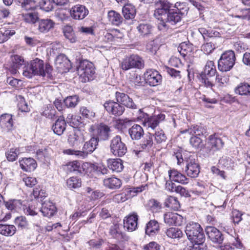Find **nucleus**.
Wrapping results in <instances>:
<instances>
[{
  "label": "nucleus",
  "mask_w": 250,
  "mask_h": 250,
  "mask_svg": "<svg viewBox=\"0 0 250 250\" xmlns=\"http://www.w3.org/2000/svg\"><path fill=\"white\" fill-rule=\"evenodd\" d=\"M214 49L215 45L211 42L204 43L201 46V50L206 54L211 53Z\"/></svg>",
  "instance_id": "61"
},
{
  "label": "nucleus",
  "mask_w": 250,
  "mask_h": 250,
  "mask_svg": "<svg viewBox=\"0 0 250 250\" xmlns=\"http://www.w3.org/2000/svg\"><path fill=\"white\" fill-rule=\"evenodd\" d=\"M143 59L137 55H131L124 58L120 64L121 68L125 71L132 68L141 69L144 67Z\"/></svg>",
  "instance_id": "5"
},
{
  "label": "nucleus",
  "mask_w": 250,
  "mask_h": 250,
  "mask_svg": "<svg viewBox=\"0 0 250 250\" xmlns=\"http://www.w3.org/2000/svg\"><path fill=\"white\" fill-rule=\"evenodd\" d=\"M157 143L160 144L166 140L167 137L163 130H160L155 132L154 135Z\"/></svg>",
  "instance_id": "63"
},
{
  "label": "nucleus",
  "mask_w": 250,
  "mask_h": 250,
  "mask_svg": "<svg viewBox=\"0 0 250 250\" xmlns=\"http://www.w3.org/2000/svg\"><path fill=\"white\" fill-rule=\"evenodd\" d=\"M146 208L153 213L160 212L162 208L161 203L154 199H150L147 202Z\"/></svg>",
  "instance_id": "44"
},
{
  "label": "nucleus",
  "mask_w": 250,
  "mask_h": 250,
  "mask_svg": "<svg viewBox=\"0 0 250 250\" xmlns=\"http://www.w3.org/2000/svg\"><path fill=\"white\" fill-rule=\"evenodd\" d=\"M152 135L151 133L146 134L141 141L140 147L143 150H148L153 146Z\"/></svg>",
  "instance_id": "45"
},
{
  "label": "nucleus",
  "mask_w": 250,
  "mask_h": 250,
  "mask_svg": "<svg viewBox=\"0 0 250 250\" xmlns=\"http://www.w3.org/2000/svg\"><path fill=\"white\" fill-rule=\"evenodd\" d=\"M198 188H196L195 190H193L192 192L198 195H202V196H211V194L212 192H216V194L218 195L221 196L222 194H224V193L222 191H220L218 188H217L211 185L209 186L208 189L209 190L210 192L208 193V186L205 187L203 185L198 183Z\"/></svg>",
  "instance_id": "18"
},
{
  "label": "nucleus",
  "mask_w": 250,
  "mask_h": 250,
  "mask_svg": "<svg viewBox=\"0 0 250 250\" xmlns=\"http://www.w3.org/2000/svg\"><path fill=\"white\" fill-rule=\"evenodd\" d=\"M144 120L143 125L148 128H151L152 129L157 126L161 121L164 120L165 115L163 114H159L157 116H149L147 114L144 115Z\"/></svg>",
  "instance_id": "19"
},
{
  "label": "nucleus",
  "mask_w": 250,
  "mask_h": 250,
  "mask_svg": "<svg viewBox=\"0 0 250 250\" xmlns=\"http://www.w3.org/2000/svg\"><path fill=\"white\" fill-rule=\"evenodd\" d=\"M52 129L54 133L61 135L66 129V122L63 117H60L53 125Z\"/></svg>",
  "instance_id": "33"
},
{
  "label": "nucleus",
  "mask_w": 250,
  "mask_h": 250,
  "mask_svg": "<svg viewBox=\"0 0 250 250\" xmlns=\"http://www.w3.org/2000/svg\"><path fill=\"white\" fill-rule=\"evenodd\" d=\"M216 70L214 65L213 62H208L205 67L203 72L200 75H205V77H212L214 76L216 73Z\"/></svg>",
  "instance_id": "47"
},
{
  "label": "nucleus",
  "mask_w": 250,
  "mask_h": 250,
  "mask_svg": "<svg viewBox=\"0 0 250 250\" xmlns=\"http://www.w3.org/2000/svg\"><path fill=\"white\" fill-rule=\"evenodd\" d=\"M172 9L184 16L187 14L188 8L185 3L177 2L174 4V8Z\"/></svg>",
  "instance_id": "56"
},
{
  "label": "nucleus",
  "mask_w": 250,
  "mask_h": 250,
  "mask_svg": "<svg viewBox=\"0 0 250 250\" xmlns=\"http://www.w3.org/2000/svg\"><path fill=\"white\" fill-rule=\"evenodd\" d=\"M69 12L71 18L78 20L83 19L89 13L88 9L84 5L80 4L71 7Z\"/></svg>",
  "instance_id": "16"
},
{
  "label": "nucleus",
  "mask_w": 250,
  "mask_h": 250,
  "mask_svg": "<svg viewBox=\"0 0 250 250\" xmlns=\"http://www.w3.org/2000/svg\"><path fill=\"white\" fill-rule=\"evenodd\" d=\"M224 145V143L222 139L215 134L208 137L207 147L210 151L214 152L222 149Z\"/></svg>",
  "instance_id": "17"
},
{
  "label": "nucleus",
  "mask_w": 250,
  "mask_h": 250,
  "mask_svg": "<svg viewBox=\"0 0 250 250\" xmlns=\"http://www.w3.org/2000/svg\"><path fill=\"white\" fill-rule=\"evenodd\" d=\"M166 233L168 237L172 239L180 238L183 235L182 231L177 228H170Z\"/></svg>",
  "instance_id": "49"
},
{
  "label": "nucleus",
  "mask_w": 250,
  "mask_h": 250,
  "mask_svg": "<svg viewBox=\"0 0 250 250\" xmlns=\"http://www.w3.org/2000/svg\"><path fill=\"white\" fill-rule=\"evenodd\" d=\"M160 230L159 223L155 220H151L146 224L145 231L149 236H153L157 233Z\"/></svg>",
  "instance_id": "37"
},
{
  "label": "nucleus",
  "mask_w": 250,
  "mask_h": 250,
  "mask_svg": "<svg viewBox=\"0 0 250 250\" xmlns=\"http://www.w3.org/2000/svg\"><path fill=\"white\" fill-rule=\"evenodd\" d=\"M165 206L172 209L177 210L180 208V205L177 198L173 196H168L165 202Z\"/></svg>",
  "instance_id": "46"
},
{
  "label": "nucleus",
  "mask_w": 250,
  "mask_h": 250,
  "mask_svg": "<svg viewBox=\"0 0 250 250\" xmlns=\"http://www.w3.org/2000/svg\"><path fill=\"white\" fill-rule=\"evenodd\" d=\"M90 129L93 131V135L98 138L99 141L107 140L110 137V128L105 124L100 123L93 125Z\"/></svg>",
  "instance_id": "8"
},
{
  "label": "nucleus",
  "mask_w": 250,
  "mask_h": 250,
  "mask_svg": "<svg viewBox=\"0 0 250 250\" xmlns=\"http://www.w3.org/2000/svg\"><path fill=\"white\" fill-rule=\"evenodd\" d=\"M14 30L7 29L5 28L0 29V43L6 41L11 36L15 34Z\"/></svg>",
  "instance_id": "52"
},
{
  "label": "nucleus",
  "mask_w": 250,
  "mask_h": 250,
  "mask_svg": "<svg viewBox=\"0 0 250 250\" xmlns=\"http://www.w3.org/2000/svg\"><path fill=\"white\" fill-rule=\"evenodd\" d=\"M18 107L19 109L22 112H28L29 111V108L24 98L21 96H19L18 97Z\"/></svg>",
  "instance_id": "59"
},
{
  "label": "nucleus",
  "mask_w": 250,
  "mask_h": 250,
  "mask_svg": "<svg viewBox=\"0 0 250 250\" xmlns=\"http://www.w3.org/2000/svg\"><path fill=\"white\" fill-rule=\"evenodd\" d=\"M104 241L101 239H92L87 242L90 248L93 249H100Z\"/></svg>",
  "instance_id": "62"
},
{
  "label": "nucleus",
  "mask_w": 250,
  "mask_h": 250,
  "mask_svg": "<svg viewBox=\"0 0 250 250\" xmlns=\"http://www.w3.org/2000/svg\"><path fill=\"white\" fill-rule=\"evenodd\" d=\"M234 52L228 50L223 53L218 61V69L222 72H227L232 69L235 62Z\"/></svg>",
  "instance_id": "4"
},
{
  "label": "nucleus",
  "mask_w": 250,
  "mask_h": 250,
  "mask_svg": "<svg viewBox=\"0 0 250 250\" xmlns=\"http://www.w3.org/2000/svg\"><path fill=\"white\" fill-rule=\"evenodd\" d=\"M110 149L111 153L118 157L124 156L127 152V147L119 135L115 136L110 141Z\"/></svg>",
  "instance_id": "7"
},
{
  "label": "nucleus",
  "mask_w": 250,
  "mask_h": 250,
  "mask_svg": "<svg viewBox=\"0 0 250 250\" xmlns=\"http://www.w3.org/2000/svg\"><path fill=\"white\" fill-rule=\"evenodd\" d=\"M108 167L112 171L120 172L124 168L123 161L120 159H110L107 160Z\"/></svg>",
  "instance_id": "35"
},
{
  "label": "nucleus",
  "mask_w": 250,
  "mask_h": 250,
  "mask_svg": "<svg viewBox=\"0 0 250 250\" xmlns=\"http://www.w3.org/2000/svg\"><path fill=\"white\" fill-rule=\"evenodd\" d=\"M129 80L132 85L135 86L143 85V81L141 76L136 73L131 74L129 77Z\"/></svg>",
  "instance_id": "54"
},
{
  "label": "nucleus",
  "mask_w": 250,
  "mask_h": 250,
  "mask_svg": "<svg viewBox=\"0 0 250 250\" xmlns=\"http://www.w3.org/2000/svg\"><path fill=\"white\" fill-rule=\"evenodd\" d=\"M37 3L39 4L41 9L46 12L51 11L53 8V3L50 0H41Z\"/></svg>",
  "instance_id": "57"
},
{
  "label": "nucleus",
  "mask_w": 250,
  "mask_h": 250,
  "mask_svg": "<svg viewBox=\"0 0 250 250\" xmlns=\"http://www.w3.org/2000/svg\"><path fill=\"white\" fill-rule=\"evenodd\" d=\"M183 217L172 212H168L164 214V222L168 226H180L182 224Z\"/></svg>",
  "instance_id": "21"
},
{
  "label": "nucleus",
  "mask_w": 250,
  "mask_h": 250,
  "mask_svg": "<svg viewBox=\"0 0 250 250\" xmlns=\"http://www.w3.org/2000/svg\"><path fill=\"white\" fill-rule=\"evenodd\" d=\"M81 180L77 177H72L66 181L67 187L70 189L76 188L81 186Z\"/></svg>",
  "instance_id": "53"
},
{
  "label": "nucleus",
  "mask_w": 250,
  "mask_h": 250,
  "mask_svg": "<svg viewBox=\"0 0 250 250\" xmlns=\"http://www.w3.org/2000/svg\"><path fill=\"white\" fill-rule=\"evenodd\" d=\"M85 134L80 130H76L69 134L68 138L69 145L74 147H79L85 140Z\"/></svg>",
  "instance_id": "15"
},
{
  "label": "nucleus",
  "mask_w": 250,
  "mask_h": 250,
  "mask_svg": "<svg viewBox=\"0 0 250 250\" xmlns=\"http://www.w3.org/2000/svg\"><path fill=\"white\" fill-rule=\"evenodd\" d=\"M56 64L58 68L62 69L64 71L68 70L70 66L69 60L63 55H60L57 57Z\"/></svg>",
  "instance_id": "42"
},
{
  "label": "nucleus",
  "mask_w": 250,
  "mask_h": 250,
  "mask_svg": "<svg viewBox=\"0 0 250 250\" xmlns=\"http://www.w3.org/2000/svg\"><path fill=\"white\" fill-rule=\"evenodd\" d=\"M182 134H185L187 136H190L189 139L190 145L196 149H201L204 147V143L201 137L203 136V129L197 125H194L188 129L181 131Z\"/></svg>",
  "instance_id": "3"
},
{
  "label": "nucleus",
  "mask_w": 250,
  "mask_h": 250,
  "mask_svg": "<svg viewBox=\"0 0 250 250\" xmlns=\"http://www.w3.org/2000/svg\"><path fill=\"white\" fill-rule=\"evenodd\" d=\"M144 250H160V246L156 242L152 241L144 246Z\"/></svg>",
  "instance_id": "64"
},
{
  "label": "nucleus",
  "mask_w": 250,
  "mask_h": 250,
  "mask_svg": "<svg viewBox=\"0 0 250 250\" xmlns=\"http://www.w3.org/2000/svg\"><path fill=\"white\" fill-rule=\"evenodd\" d=\"M99 142L98 138L93 136L89 140L84 143L82 150V152L84 153V155H83L84 158L96 149Z\"/></svg>",
  "instance_id": "22"
},
{
  "label": "nucleus",
  "mask_w": 250,
  "mask_h": 250,
  "mask_svg": "<svg viewBox=\"0 0 250 250\" xmlns=\"http://www.w3.org/2000/svg\"><path fill=\"white\" fill-rule=\"evenodd\" d=\"M79 98L77 96L67 97L63 100V103L67 107H74L78 103Z\"/></svg>",
  "instance_id": "55"
},
{
  "label": "nucleus",
  "mask_w": 250,
  "mask_h": 250,
  "mask_svg": "<svg viewBox=\"0 0 250 250\" xmlns=\"http://www.w3.org/2000/svg\"><path fill=\"white\" fill-rule=\"evenodd\" d=\"M103 183L104 186L110 189L119 188L122 185L121 180L116 177L104 179Z\"/></svg>",
  "instance_id": "41"
},
{
  "label": "nucleus",
  "mask_w": 250,
  "mask_h": 250,
  "mask_svg": "<svg viewBox=\"0 0 250 250\" xmlns=\"http://www.w3.org/2000/svg\"><path fill=\"white\" fill-rule=\"evenodd\" d=\"M107 17L111 24L117 26L121 24L124 20L120 14L114 10L109 11L108 12Z\"/></svg>",
  "instance_id": "40"
},
{
  "label": "nucleus",
  "mask_w": 250,
  "mask_h": 250,
  "mask_svg": "<svg viewBox=\"0 0 250 250\" xmlns=\"http://www.w3.org/2000/svg\"><path fill=\"white\" fill-rule=\"evenodd\" d=\"M50 150L48 148L39 149L36 151V157L38 159L42 162L47 161L50 156Z\"/></svg>",
  "instance_id": "50"
},
{
  "label": "nucleus",
  "mask_w": 250,
  "mask_h": 250,
  "mask_svg": "<svg viewBox=\"0 0 250 250\" xmlns=\"http://www.w3.org/2000/svg\"><path fill=\"white\" fill-rule=\"evenodd\" d=\"M128 133L132 140H139L144 135V131L141 126L135 124L129 129Z\"/></svg>",
  "instance_id": "32"
},
{
  "label": "nucleus",
  "mask_w": 250,
  "mask_h": 250,
  "mask_svg": "<svg viewBox=\"0 0 250 250\" xmlns=\"http://www.w3.org/2000/svg\"><path fill=\"white\" fill-rule=\"evenodd\" d=\"M234 91L240 95L250 96V85L246 83H241L235 87Z\"/></svg>",
  "instance_id": "43"
},
{
  "label": "nucleus",
  "mask_w": 250,
  "mask_h": 250,
  "mask_svg": "<svg viewBox=\"0 0 250 250\" xmlns=\"http://www.w3.org/2000/svg\"><path fill=\"white\" fill-rule=\"evenodd\" d=\"M106 111L110 115L117 117L122 115L125 112V108L120 102L112 100L106 101L104 104Z\"/></svg>",
  "instance_id": "12"
},
{
  "label": "nucleus",
  "mask_w": 250,
  "mask_h": 250,
  "mask_svg": "<svg viewBox=\"0 0 250 250\" xmlns=\"http://www.w3.org/2000/svg\"><path fill=\"white\" fill-rule=\"evenodd\" d=\"M52 71L50 64L46 63L45 66L42 60L36 58L27 62L23 67L22 74L24 76L31 78L35 76L49 77Z\"/></svg>",
  "instance_id": "1"
},
{
  "label": "nucleus",
  "mask_w": 250,
  "mask_h": 250,
  "mask_svg": "<svg viewBox=\"0 0 250 250\" xmlns=\"http://www.w3.org/2000/svg\"><path fill=\"white\" fill-rule=\"evenodd\" d=\"M62 30L63 35L66 39L72 43L76 42L77 38L72 26L68 24L64 25Z\"/></svg>",
  "instance_id": "39"
},
{
  "label": "nucleus",
  "mask_w": 250,
  "mask_h": 250,
  "mask_svg": "<svg viewBox=\"0 0 250 250\" xmlns=\"http://www.w3.org/2000/svg\"><path fill=\"white\" fill-rule=\"evenodd\" d=\"M17 229L13 225L0 223V234L6 237H11L16 232Z\"/></svg>",
  "instance_id": "31"
},
{
  "label": "nucleus",
  "mask_w": 250,
  "mask_h": 250,
  "mask_svg": "<svg viewBox=\"0 0 250 250\" xmlns=\"http://www.w3.org/2000/svg\"><path fill=\"white\" fill-rule=\"evenodd\" d=\"M78 74L83 79V82L89 81L95 74L93 63L86 60L81 61L77 67Z\"/></svg>",
  "instance_id": "6"
},
{
  "label": "nucleus",
  "mask_w": 250,
  "mask_h": 250,
  "mask_svg": "<svg viewBox=\"0 0 250 250\" xmlns=\"http://www.w3.org/2000/svg\"><path fill=\"white\" fill-rule=\"evenodd\" d=\"M138 215L136 214L129 215L124 220V227L129 231H133L137 228Z\"/></svg>",
  "instance_id": "24"
},
{
  "label": "nucleus",
  "mask_w": 250,
  "mask_h": 250,
  "mask_svg": "<svg viewBox=\"0 0 250 250\" xmlns=\"http://www.w3.org/2000/svg\"><path fill=\"white\" fill-rule=\"evenodd\" d=\"M146 83L152 86L160 84L162 81V77L158 71L154 69H148L144 74Z\"/></svg>",
  "instance_id": "13"
},
{
  "label": "nucleus",
  "mask_w": 250,
  "mask_h": 250,
  "mask_svg": "<svg viewBox=\"0 0 250 250\" xmlns=\"http://www.w3.org/2000/svg\"><path fill=\"white\" fill-rule=\"evenodd\" d=\"M178 50L181 55L185 57L188 53L192 51L193 46L191 44L187 43L186 42H183L180 44L178 47Z\"/></svg>",
  "instance_id": "48"
},
{
  "label": "nucleus",
  "mask_w": 250,
  "mask_h": 250,
  "mask_svg": "<svg viewBox=\"0 0 250 250\" xmlns=\"http://www.w3.org/2000/svg\"><path fill=\"white\" fill-rule=\"evenodd\" d=\"M183 16L171 8L166 15V18H163L158 23V28L160 30H165L167 28L166 22H169L172 24H175L181 21Z\"/></svg>",
  "instance_id": "9"
},
{
  "label": "nucleus",
  "mask_w": 250,
  "mask_h": 250,
  "mask_svg": "<svg viewBox=\"0 0 250 250\" xmlns=\"http://www.w3.org/2000/svg\"><path fill=\"white\" fill-rule=\"evenodd\" d=\"M136 9L135 6L131 4H125L122 8V13L126 20H132L136 15Z\"/></svg>",
  "instance_id": "38"
},
{
  "label": "nucleus",
  "mask_w": 250,
  "mask_h": 250,
  "mask_svg": "<svg viewBox=\"0 0 250 250\" xmlns=\"http://www.w3.org/2000/svg\"><path fill=\"white\" fill-rule=\"evenodd\" d=\"M4 204L5 207L9 210L19 211L23 207L24 212L27 215L34 216L37 213L33 210L32 207L23 206L22 202L20 200H10L5 202Z\"/></svg>",
  "instance_id": "11"
},
{
  "label": "nucleus",
  "mask_w": 250,
  "mask_h": 250,
  "mask_svg": "<svg viewBox=\"0 0 250 250\" xmlns=\"http://www.w3.org/2000/svg\"><path fill=\"white\" fill-rule=\"evenodd\" d=\"M115 96L116 100L120 102L122 105L132 109L137 108V105L133 102L132 99L127 95L124 93L116 92Z\"/></svg>",
  "instance_id": "23"
},
{
  "label": "nucleus",
  "mask_w": 250,
  "mask_h": 250,
  "mask_svg": "<svg viewBox=\"0 0 250 250\" xmlns=\"http://www.w3.org/2000/svg\"><path fill=\"white\" fill-rule=\"evenodd\" d=\"M140 35L144 37H148L153 33L154 27L147 22H142L138 24L136 27Z\"/></svg>",
  "instance_id": "29"
},
{
  "label": "nucleus",
  "mask_w": 250,
  "mask_h": 250,
  "mask_svg": "<svg viewBox=\"0 0 250 250\" xmlns=\"http://www.w3.org/2000/svg\"><path fill=\"white\" fill-rule=\"evenodd\" d=\"M15 222L16 225L22 229L26 228L28 226L26 218L22 216L16 217Z\"/></svg>",
  "instance_id": "60"
},
{
  "label": "nucleus",
  "mask_w": 250,
  "mask_h": 250,
  "mask_svg": "<svg viewBox=\"0 0 250 250\" xmlns=\"http://www.w3.org/2000/svg\"><path fill=\"white\" fill-rule=\"evenodd\" d=\"M38 30L43 33H46L54 28L55 23L49 19H40L38 22Z\"/></svg>",
  "instance_id": "28"
},
{
  "label": "nucleus",
  "mask_w": 250,
  "mask_h": 250,
  "mask_svg": "<svg viewBox=\"0 0 250 250\" xmlns=\"http://www.w3.org/2000/svg\"><path fill=\"white\" fill-rule=\"evenodd\" d=\"M169 179L175 182L179 183L181 184H187L189 182V179L186 176L179 172L176 169H173L168 171Z\"/></svg>",
  "instance_id": "25"
},
{
  "label": "nucleus",
  "mask_w": 250,
  "mask_h": 250,
  "mask_svg": "<svg viewBox=\"0 0 250 250\" xmlns=\"http://www.w3.org/2000/svg\"><path fill=\"white\" fill-rule=\"evenodd\" d=\"M80 119L81 117L78 116L69 114L67 117L66 121L70 125L76 127L80 125L81 122L79 120Z\"/></svg>",
  "instance_id": "58"
},
{
  "label": "nucleus",
  "mask_w": 250,
  "mask_h": 250,
  "mask_svg": "<svg viewBox=\"0 0 250 250\" xmlns=\"http://www.w3.org/2000/svg\"><path fill=\"white\" fill-rule=\"evenodd\" d=\"M40 211L43 216L50 217L56 212V207L52 203L45 201L42 203Z\"/></svg>",
  "instance_id": "36"
},
{
  "label": "nucleus",
  "mask_w": 250,
  "mask_h": 250,
  "mask_svg": "<svg viewBox=\"0 0 250 250\" xmlns=\"http://www.w3.org/2000/svg\"><path fill=\"white\" fill-rule=\"evenodd\" d=\"M12 64L11 65V72L12 74H16L18 69L22 65H25L23 58L20 55H15L11 57Z\"/></svg>",
  "instance_id": "34"
},
{
  "label": "nucleus",
  "mask_w": 250,
  "mask_h": 250,
  "mask_svg": "<svg viewBox=\"0 0 250 250\" xmlns=\"http://www.w3.org/2000/svg\"><path fill=\"white\" fill-rule=\"evenodd\" d=\"M155 5L156 9L154 16L160 21L163 18H166V15L172 7V4L167 0H158L156 2Z\"/></svg>",
  "instance_id": "10"
},
{
  "label": "nucleus",
  "mask_w": 250,
  "mask_h": 250,
  "mask_svg": "<svg viewBox=\"0 0 250 250\" xmlns=\"http://www.w3.org/2000/svg\"><path fill=\"white\" fill-rule=\"evenodd\" d=\"M0 125L6 131L13 129L14 122L12 116L9 114H4L0 117Z\"/></svg>",
  "instance_id": "27"
},
{
  "label": "nucleus",
  "mask_w": 250,
  "mask_h": 250,
  "mask_svg": "<svg viewBox=\"0 0 250 250\" xmlns=\"http://www.w3.org/2000/svg\"><path fill=\"white\" fill-rule=\"evenodd\" d=\"M20 153V148H11L6 152L5 155L8 161L13 162L17 159Z\"/></svg>",
  "instance_id": "51"
},
{
  "label": "nucleus",
  "mask_w": 250,
  "mask_h": 250,
  "mask_svg": "<svg viewBox=\"0 0 250 250\" xmlns=\"http://www.w3.org/2000/svg\"><path fill=\"white\" fill-rule=\"evenodd\" d=\"M26 11L21 13V16L23 21L25 22L34 24L36 22H39L40 18L38 14L34 11H27L28 10H25Z\"/></svg>",
  "instance_id": "30"
},
{
  "label": "nucleus",
  "mask_w": 250,
  "mask_h": 250,
  "mask_svg": "<svg viewBox=\"0 0 250 250\" xmlns=\"http://www.w3.org/2000/svg\"><path fill=\"white\" fill-rule=\"evenodd\" d=\"M207 235L210 240L214 243L221 244L224 240L221 232L214 227L208 226L206 228Z\"/></svg>",
  "instance_id": "20"
},
{
  "label": "nucleus",
  "mask_w": 250,
  "mask_h": 250,
  "mask_svg": "<svg viewBox=\"0 0 250 250\" xmlns=\"http://www.w3.org/2000/svg\"><path fill=\"white\" fill-rule=\"evenodd\" d=\"M21 168L26 172H31L35 169L37 163L35 160L31 158H24L19 161Z\"/></svg>",
  "instance_id": "26"
},
{
  "label": "nucleus",
  "mask_w": 250,
  "mask_h": 250,
  "mask_svg": "<svg viewBox=\"0 0 250 250\" xmlns=\"http://www.w3.org/2000/svg\"><path fill=\"white\" fill-rule=\"evenodd\" d=\"M186 172L188 176L197 177L200 172V166L196 161L192 157L190 156L186 160Z\"/></svg>",
  "instance_id": "14"
},
{
  "label": "nucleus",
  "mask_w": 250,
  "mask_h": 250,
  "mask_svg": "<svg viewBox=\"0 0 250 250\" xmlns=\"http://www.w3.org/2000/svg\"><path fill=\"white\" fill-rule=\"evenodd\" d=\"M185 233L188 240L192 243L205 245V235L203 229L198 223H188L186 227Z\"/></svg>",
  "instance_id": "2"
}]
</instances>
